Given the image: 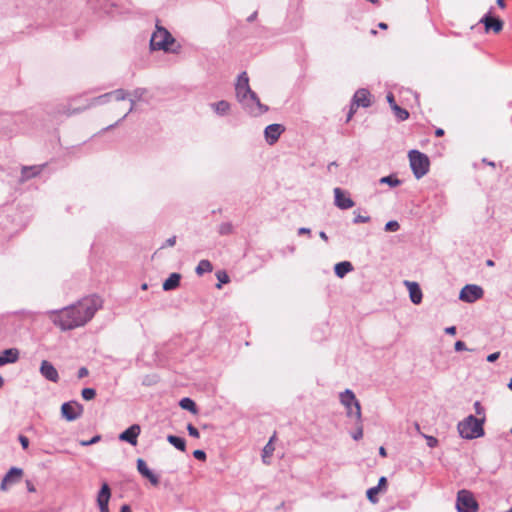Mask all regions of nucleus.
Masks as SVG:
<instances>
[{
  "mask_svg": "<svg viewBox=\"0 0 512 512\" xmlns=\"http://www.w3.org/2000/svg\"><path fill=\"white\" fill-rule=\"evenodd\" d=\"M102 306V300L97 295L84 297L76 304L65 307L61 310H53L52 321L59 326L61 330H72L84 326L89 322L96 311Z\"/></svg>",
  "mask_w": 512,
  "mask_h": 512,
  "instance_id": "obj_1",
  "label": "nucleus"
},
{
  "mask_svg": "<svg viewBox=\"0 0 512 512\" xmlns=\"http://www.w3.org/2000/svg\"><path fill=\"white\" fill-rule=\"evenodd\" d=\"M485 416L476 418L473 415L467 416L464 420L458 423V431L464 439H476L484 435L483 424Z\"/></svg>",
  "mask_w": 512,
  "mask_h": 512,
  "instance_id": "obj_2",
  "label": "nucleus"
},
{
  "mask_svg": "<svg viewBox=\"0 0 512 512\" xmlns=\"http://www.w3.org/2000/svg\"><path fill=\"white\" fill-rule=\"evenodd\" d=\"M340 403L346 408V414L348 417H355L356 421L362 420L361 405L356 399L355 394L352 390L346 389L339 395Z\"/></svg>",
  "mask_w": 512,
  "mask_h": 512,
  "instance_id": "obj_3",
  "label": "nucleus"
},
{
  "mask_svg": "<svg viewBox=\"0 0 512 512\" xmlns=\"http://www.w3.org/2000/svg\"><path fill=\"white\" fill-rule=\"evenodd\" d=\"M410 167L416 179L425 176L429 171V158L426 154L418 151L411 150L409 152Z\"/></svg>",
  "mask_w": 512,
  "mask_h": 512,
  "instance_id": "obj_4",
  "label": "nucleus"
},
{
  "mask_svg": "<svg viewBox=\"0 0 512 512\" xmlns=\"http://www.w3.org/2000/svg\"><path fill=\"white\" fill-rule=\"evenodd\" d=\"M156 28L150 39V48L151 50L168 52L170 50L169 46L175 42V39L167 29L159 26Z\"/></svg>",
  "mask_w": 512,
  "mask_h": 512,
  "instance_id": "obj_5",
  "label": "nucleus"
},
{
  "mask_svg": "<svg viewBox=\"0 0 512 512\" xmlns=\"http://www.w3.org/2000/svg\"><path fill=\"white\" fill-rule=\"evenodd\" d=\"M239 103L243 110L253 117L261 116L269 110L267 105L261 103L259 97L254 91L246 96L244 101H240Z\"/></svg>",
  "mask_w": 512,
  "mask_h": 512,
  "instance_id": "obj_6",
  "label": "nucleus"
},
{
  "mask_svg": "<svg viewBox=\"0 0 512 512\" xmlns=\"http://www.w3.org/2000/svg\"><path fill=\"white\" fill-rule=\"evenodd\" d=\"M110 100H111V94H110V92H107L100 96H97V97H94V98L88 100L87 104L84 107L70 109V107H66L63 105V106H61V109L58 110V112L63 113L67 116H70L73 114L81 113V112L85 111L86 109H89V108L97 106V105H104V104L108 103Z\"/></svg>",
  "mask_w": 512,
  "mask_h": 512,
  "instance_id": "obj_7",
  "label": "nucleus"
},
{
  "mask_svg": "<svg viewBox=\"0 0 512 512\" xmlns=\"http://www.w3.org/2000/svg\"><path fill=\"white\" fill-rule=\"evenodd\" d=\"M456 508L458 512H476L478 504L470 491L461 490L457 494Z\"/></svg>",
  "mask_w": 512,
  "mask_h": 512,
  "instance_id": "obj_8",
  "label": "nucleus"
},
{
  "mask_svg": "<svg viewBox=\"0 0 512 512\" xmlns=\"http://www.w3.org/2000/svg\"><path fill=\"white\" fill-rule=\"evenodd\" d=\"M147 89L146 88H142V87H138L136 89H134L132 92L129 93V97L127 98V100H129L130 102V108L129 110L123 115L122 118H120L116 123L114 124H111L109 126H107L104 130H110L114 127H116L117 125H119L130 113L134 112L136 110V103L138 101H143L144 100V96L147 94Z\"/></svg>",
  "mask_w": 512,
  "mask_h": 512,
  "instance_id": "obj_9",
  "label": "nucleus"
},
{
  "mask_svg": "<svg viewBox=\"0 0 512 512\" xmlns=\"http://www.w3.org/2000/svg\"><path fill=\"white\" fill-rule=\"evenodd\" d=\"M484 291L482 287L476 284L465 285L459 294V299L466 303H474L483 297Z\"/></svg>",
  "mask_w": 512,
  "mask_h": 512,
  "instance_id": "obj_10",
  "label": "nucleus"
},
{
  "mask_svg": "<svg viewBox=\"0 0 512 512\" xmlns=\"http://www.w3.org/2000/svg\"><path fill=\"white\" fill-rule=\"evenodd\" d=\"M84 411L83 406L77 401L65 402L61 406V415L67 421H74L78 419Z\"/></svg>",
  "mask_w": 512,
  "mask_h": 512,
  "instance_id": "obj_11",
  "label": "nucleus"
},
{
  "mask_svg": "<svg viewBox=\"0 0 512 512\" xmlns=\"http://www.w3.org/2000/svg\"><path fill=\"white\" fill-rule=\"evenodd\" d=\"M252 91L253 90H251L249 85V77L247 73L244 71L241 74H239L237 82L235 84V93L237 101H244V98H246V96H248Z\"/></svg>",
  "mask_w": 512,
  "mask_h": 512,
  "instance_id": "obj_12",
  "label": "nucleus"
},
{
  "mask_svg": "<svg viewBox=\"0 0 512 512\" xmlns=\"http://www.w3.org/2000/svg\"><path fill=\"white\" fill-rule=\"evenodd\" d=\"M334 199L335 205L342 210L352 208L355 205L351 197L339 187L334 188Z\"/></svg>",
  "mask_w": 512,
  "mask_h": 512,
  "instance_id": "obj_13",
  "label": "nucleus"
},
{
  "mask_svg": "<svg viewBox=\"0 0 512 512\" xmlns=\"http://www.w3.org/2000/svg\"><path fill=\"white\" fill-rule=\"evenodd\" d=\"M284 131L285 127L281 124L273 123L268 125L264 130V136L267 143L269 145L276 143Z\"/></svg>",
  "mask_w": 512,
  "mask_h": 512,
  "instance_id": "obj_14",
  "label": "nucleus"
},
{
  "mask_svg": "<svg viewBox=\"0 0 512 512\" xmlns=\"http://www.w3.org/2000/svg\"><path fill=\"white\" fill-rule=\"evenodd\" d=\"M141 432V428L138 424H133L119 434V440L127 442L133 446L137 444V438Z\"/></svg>",
  "mask_w": 512,
  "mask_h": 512,
  "instance_id": "obj_15",
  "label": "nucleus"
},
{
  "mask_svg": "<svg viewBox=\"0 0 512 512\" xmlns=\"http://www.w3.org/2000/svg\"><path fill=\"white\" fill-rule=\"evenodd\" d=\"M484 24L485 31L489 32L493 30L495 33H499L503 28V22L497 17H493L490 12L485 14L479 21Z\"/></svg>",
  "mask_w": 512,
  "mask_h": 512,
  "instance_id": "obj_16",
  "label": "nucleus"
},
{
  "mask_svg": "<svg viewBox=\"0 0 512 512\" xmlns=\"http://www.w3.org/2000/svg\"><path fill=\"white\" fill-rule=\"evenodd\" d=\"M41 375L48 381L57 383L59 381V374L57 369L48 360H43L40 365Z\"/></svg>",
  "mask_w": 512,
  "mask_h": 512,
  "instance_id": "obj_17",
  "label": "nucleus"
},
{
  "mask_svg": "<svg viewBox=\"0 0 512 512\" xmlns=\"http://www.w3.org/2000/svg\"><path fill=\"white\" fill-rule=\"evenodd\" d=\"M137 470L138 472L145 478H147L150 483L154 486H157L159 484V478L157 475H155L147 466L146 462L139 458L137 460Z\"/></svg>",
  "mask_w": 512,
  "mask_h": 512,
  "instance_id": "obj_18",
  "label": "nucleus"
},
{
  "mask_svg": "<svg viewBox=\"0 0 512 512\" xmlns=\"http://www.w3.org/2000/svg\"><path fill=\"white\" fill-rule=\"evenodd\" d=\"M20 352L17 348L5 349L0 353V367L12 364L19 360Z\"/></svg>",
  "mask_w": 512,
  "mask_h": 512,
  "instance_id": "obj_19",
  "label": "nucleus"
},
{
  "mask_svg": "<svg viewBox=\"0 0 512 512\" xmlns=\"http://www.w3.org/2000/svg\"><path fill=\"white\" fill-rule=\"evenodd\" d=\"M352 103L358 107H369L371 105L370 103V93L367 89H359L355 92L353 96Z\"/></svg>",
  "mask_w": 512,
  "mask_h": 512,
  "instance_id": "obj_20",
  "label": "nucleus"
},
{
  "mask_svg": "<svg viewBox=\"0 0 512 512\" xmlns=\"http://www.w3.org/2000/svg\"><path fill=\"white\" fill-rule=\"evenodd\" d=\"M386 98H387V101H388L391 109L394 111L396 117L400 121H404V120L408 119L409 112L406 109L401 108L400 106L397 105L394 95L392 93H388Z\"/></svg>",
  "mask_w": 512,
  "mask_h": 512,
  "instance_id": "obj_21",
  "label": "nucleus"
},
{
  "mask_svg": "<svg viewBox=\"0 0 512 512\" xmlns=\"http://www.w3.org/2000/svg\"><path fill=\"white\" fill-rule=\"evenodd\" d=\"M45 165L24 166L21 170L20 181L25 182L41 173Z\"/></svg>",
  "mask_w": 512,
  "mask_h": 512,
  "instance_id": "obj_22",
  "label": "nucleus"
},
{
  "mask_svg": "<svg viewBox=\"0 0 512 512\" xmlns=\"http://www.w3.org/2000/svg\"><path fill=\"white\" fill-rule=\"evenodd\" d=\"M405 284L408 287L411 302L414 304H420L423 295L418 283L405 281Z\"/></svg>",
  "mask_w": 512,
  "mask_h": 512,
  "instance_id": "obj_23",
  "label": "nucleus"
},
{
  "mask_svg": "<svg viewBox=\"0 0 512 512\" xmlns=\"http://www.w3.org/2000/svg\"><path fill=\"white\" fill-rule=\"evenodd\" d=\"M210 107L218 116L227 115L231 109L230 103L226 100H220L218 102L211 103Z\"/></svg>",
  "mask_w": 512,
  "mask_h": 512,
  "instance_id": "obj_24",
  "label": "nucleus"
},
{
  "mask_svg": "<svg viewBox=\"0 0 512 512\" xmlns=\"http://www.w3.org/2000/svg\"><path fill=\"white\" fill-rule=\"evenodd\" d=\"M181 280V275L179 273H172L170 276L163 282V290L170 291L176 289Z\"/></svg>",
  "mask_w": 512,
  "mask_h": 512,
  "instance_id": "obj_25",
  "label": "nucleus"
},
{
  "mask_svg": "<svg viewBox=\"0 0 512 512\" xmlns=\"http://www.w3.org/2000/svg\"><path fill=\"white\" fill-rule=\"evenodd\" d=\"M353 270V265L349 261H342L334 266V272L337 277L343 278L347 273Z\"/></svg>",
  "mask_w": 512,
  "mask_h": 512,
  "instance_id": "obj_26",
  "label": "nucleus"
},
{
  "mask_svg": "<svg viewBox=\"0 0 512 512\" xmlns=\"http://www.w3.org/2000/svg\"><path fill=\"white\" fill-rule=\"evenodd\" d=\"M110 497H111L110 487L106 482H104L101 486V489L98 492V495H97L98 505L109 503Z\"/></svg>",
  "mask_w": 512,
  "mask_h": 512,
  "instance_id": "obj_27",
  "label": "nucleus"
},
{
  "mask_svg": "<svg viewBox=\"0 0 512 512\" xmlns=\"http://www.w3.org/2000/svg\"><path fill=\"white\" fill-rule=\"evenodd\" d=\"M22 474H23V470L21 468L12 467L5 474L4 477L8 478V480L10 481V484H15L21 480Z\"/></svg>",
  "mask_w": 512,
  "mask_h": 512,
  "instance_id": "obj_28",
  "label": "nucleus"
},
{
  "mask_svg": "<svg viewBox=\"0 0 512 512\" xmlns=\"http://www.w3.org/2000/svg\"><path fill=\"white\" fill-rule=\"evenodd\" d=\"M167 441L173 445L176 449L180 451H185L186 448V442L184 438L175 436V435H168Z\"/></svg>",
  "mask_w": 512,
  "mask_h": 512,
  "instance_id": "obj_29",
  "label": "nucleus"
},
{
  "mask_svg": "<svg viewBox=\"0 0 512 512\" xmlns=\"http://www.w3.org/2000/svg\"><path fill=\"white\" fill-rule=\"evenodd\" d=\"M179 406L182 409L190 411L194 414L197 413L196 403L191 398H188V397L182 398L179 402Z\"/></svg>",
  "mask_w": 512,
  "mask_h": 512,
  "instance_id": "obj_30",
  "label": "nucleus"
},
{
  "mask_svg": "<svg viewBox=\"0 0 512 512\" xmlns=\"http://www.w3.org/2000/svg\"><path fill=\"white\" fill-rule=\"evenodd\" d=\"M212 269H213V266H212L211 262L209 260L204 259L198 263L195 271L198 275L201 276L204 273L211 272Z\"/></svg>",
  "mask_w": 512,
  "mask_h": 512,
  "instance_id": "obj_31",
  "label": "nucleus"
},
{
  "mask_svg": "<svg viewBox=\"0 0 512 512\" xmlns=\"http://www.w3.org/2000/svg\"><path fill=\"white\" fill-rule=\"evenodd\" d=\"M379 183L380 184H387V185H389L390 187L393 188V187L399 186L402 183V181L400 179H398L396 177V175L391 174V175L384 176V177L380 178Z\"/></svg>",
  "mask_w": 512,
  "mask_h": 512,
  "instance_id": "obj_32",
  "label": "nucleus"
},
{
  "mask_svg": "<svg viewBox=\"0 0 512 512\" xmlns=\"http://www.w3.org/2000/svg\"><path fill=\"white\" fill-rule=\"evenodd\" d=\"M111 98L113 97L116 101H124L129 97V92L120 88L110 92Z\"/></svg>",
  "mask_w": 512,
  "mask_h": 512,
  "instance_id": "obj_33",
  "label": "nucleus"
},
{
  "mask_svg": "<svg viewBox=\"0 0 512 512\" xmlns=\"http://www.w3.org/2000/svg\"><path fill=\"white\" fill-rule=\"evenodd\" d=\"M216 277L218 280V283L216 284V288H218V289H220L222 287V284H227L230 281L228 274L223 270L217 271Z\"/></svg>",
  "mask_w": 512,
  "mask_h": 512,
  "instance_id": "obj_34",
  "label": "nucleus"
},
{
  "mask_svg": "<svg viewBox=\"0 0 512 512\" xmlns=\"http://www.w3.org/2000/svg\"><path fill=\"white\" fill-rule=\"evenodd\" d=\"M380 492V487H371L367 490L366 492V495H367V498L368 500L371 502V503H377L378 502V493Z\"/></svg>",
  "mask_w": 512,
  "mask_h": 512,
  "instance_id": "obj_35",
  "label": "nucleus"
},
{
  "mask_svg": "<svg viewBox=\"0 0 512 512\" xmlns=\"http://www.w3.org/2000/svg\"><path fill=\"white\" fill-rule=\"evenodd\" d=\"M351 437L358 441L360 439H362L363 437V425H362V420L361 421H356V429L354 432L351 433Z\"/></svg>",
  "mask_w": 512,
  "mask_h": 512,
  "instance_id": "obj_36",
  "label": "nucleus"
},
{
  "mask_svg": "<svg viewBox=\"0 0 512 512\" xmlns=\"http://www.w3.org/2000/svg\"><path fill=\"white\" fill-rule=\"evenodd\" d=\"M233 231V226L230 222H223L218 227V232L221 235L231 234Z\"/></svg>",
  "mask_w": 512,
  "mask_h": 512,
  "instance_id": "obj_37",
  "label": "nucleus"
},
{
  "mask_svg": "<svg viewBox=\"0 0 512 512\" xmlns=\"http://www.w3.org/2000/svg\"><path fill=\"white\" fill-rule=\"evenodd\" d=\"M83 399L89 401L95 398L96 391L94 388H84L81 392Z\"/></svg>",
  "mask_w": 512,
  "mask_h": 512,
  "instance_id": "obj_38",
  "label": "nucleus"
},
{
  "mask_svg": "<svg viewBox=\"0 0 512 512\" xmlns=\"http://www.w3.org/2000/svg\"><path fill=\"white\" fill-rule=\"evenodd\" d=\"M399 228H400V225L395 220L388 221L385 224V230L388 231V232H396V231L399 230Z\"/></svg>",
  "mask_w": 512,
  "mask_h": 512,
  "instance_id": "obj_39",
  "label": "nucleus"
},
{
  "mask_svg": "<svg viewBox=\"0 0 512 512\" xmlns=\"http://www.w3.org/2000/svg\"><path fill=\"white\" fill-rule=\"evenodd\" d=\"M101 440V436L100 435H95L94 437H92L91 439L89 440H81L79 442V444L81 446H90L92 444H96L98 443L99 441Z\"/></svg>",
  "mask_w": 512,
  "mask_h": 512,
  "instance_id": "obj_40",
  "label": "nucleus"
},
{
  "mask_svg": "<svg viewBox=\"0 0 512 512\" xmlns=\"http://www.w3.org/2000/svg\"><path fill=\"white\" fill-rule=\"evenodd\" d=\"M274 439V437H272L269 442L265 445L264 449H263V458H265L266 456H270L272 455L273 451H274V447L272 445V440Z\"/></svg>",
  "mask_w": 512,
  "mask_h": 512,
  "instance_id": "obj_41",
  "label": "nucleus"
},
{
  "mask_svg": "<svg viewBox=\"0 0 512 512\" xmlns=\"http://www.w3.org/2000/svg\"><path fill=\"white\" fill-rule=\"evenodd\" d=\"M354 214H355V217L353 219V223L354 224L367 223V222L370 221V217L369 216H362L360 214H356V211H354Z\"/></svg>",
  "mask_w": 512,
  "mask_h": 512,
  "instance_id": "obj_42",
  "label": "nucleus"
},
{
  "mask_svg": "<svg viewBox=\"0 0 512 512\" xmlns=\"http://www.w3.org/2000/svg\"><path fill=\"white\" fill-rule=\"evenodd\" d=\"M422 436L426 439L428 447L434 448L437 446V444H438L437 438H435L433 436L425 435V434H422Z\"/></svg>",
  "mask_w": 512,
  "mask_h": 512,
  "instance_id": "obj_43",
  "label": "nucleus"
},
{
  "mask_svg": "<svg viewBox=\"0 0 512 512\" xmlns=\"http://www.w3.org/2000/svg\"><path fill=\"white\" fill-rule=\"evenodd\" d=\"M187 431H188L189 435L194 438H199V436H200L198 429L195 426H193L192 424H188Z\"/></svg>",
  "mask_w": 512,
  "mask_h": 512,
  "instance_id": "obj_44",
  "label": "nucleus"
},
{
  "mask_svg": "<svg viewBox=\"0 0 512 512\" xmlns=\"http://www.w3.org/2000/svg\"><path fill=\"white\" fill-rule=\"evenodd\" d=\"M193 456L200 461L206 460V453L203 450L197 449L193 452Z\"/></svg>",
  "mask_w": 512,
  "mask_h": 512,
  "instance_id": "obj_45",
  "label": "nucleus"
},
{
  "mask_svg": "<svg viewBox=\"0 0 512 512\" xmlns=\"http://www.w3.org/2000/svg\"><path fill=\"white\" fill-rule=\"evenodd\" d=\"M474 409H475V413L477 415H483L484 416L485 409H484V407L481 405V403L479 401H476L474 403Z\"/></svg>",
  "mask_w": 512,
  "mask_h": 512,
  "instance_id": "obj_46",
  "label": "nucleus"
},
{
  "mask_svg": "<svg viewBox=\"0 0 512 512\" xmlns=\"http://www.w3.org/2000/svg\"><path fill=\"white\" fill-rule=\"evenodd\" d=\"M454 348H455V351H457V352L468 350L466 347V344L461 340H458L455 342Z\"/></svg>",
  "mask_w": 512,
  "mask_h": 512,
  "instance_id": "obj_47",
  "label": "nucleus"
},
{
  "mask_svg": "<svg viewBox=\"0 0 512 512\" xmlns=\"http://www.w3.org/2000/svg\"><path fill=\"white\" fill-rule=\"evenodd\" d=\"M19 442L23 449H27L29 446V439L24 435H19Z\"/></svg>",
  "mask_w": 512,
  "mask_h": 512,
  "instance_id": "obj_48",
  "label": "nucleus"
},
{
  "mask_svg": "<svg viewBox=\"0 0 512 512\" xmlns=\"http://www.w3.org/2000/svg\"><path fill=\"white\" fill-rule=\"evenodd\" d=\"M376 487H380V491L385 490L387 487L386 477H384V476L380 477V479L378 481V485Z\"/></svg>",
  "mask_w": 512,
  "mask_h": 512,
  "instance_id": "obj_49",
  "label": "nucleus"
},
{
  "mask_svg": "<svg viewBox=\"0 0 512 512\" xmlns=\"http://www.w3.org/2000/svg\"><path fill=\"white\" fill-rule=\"evenodd\" d=\"M10 485L11 484H10V481L8 480V478L3 477L1 484H0V489L2 491H6Z\"/></svg>",
  "mask_w": 512,
  "mask_h": 512,
  "instance_id": "obj_50",
  "label": "nucleus"
},
{
  "mask_svg": "<svg viewBox=\"0 0 512 512\" xmlns=\"http://www.w3.org/2000/svg\"><path fill=\"white\" fill-rule=\"evenodd\" d=\"M10 485L11 484H10V481L8 480V478L3 477L1 484H0V489L2 491H6Z\"/></svg>",
  "mask_w": 512,
  "mask_h": 512,
  "instance_id": "obj_51",
  "label": "nucleus"
},
{
  "mask_svg": "<svg viewBox=\"0 0 512 512\" xmlns=\"http://www.w3.org/2000/svg\"><path fill=\"white\" fill-rule=\"evenodd\" d=\"M355 112H356V106L352 103L350 110L347 114L346 122H349L352 119Z\"/></svg>",
  "mask_w": 512,
  "mask_h": 512,
  "instance_id": "obj_52",
  "label": "nucleus"
},
{
  "mask_svg": "<svg viewBox=\"0 0 512 512\" xmlns=\"http://www.w3.org/2000/svg\"><path fill=\"white\" fill-rule=\"evenodd\" d=\"M500 356V352H494L492 354H489L487 356V361L488 362H495Z\"/></svg>",
  "mask_w": 512,
  "mask_h": 512,
  "instance_id": "obj_53",
  "label": "nucleus"
},
{
  "mask_svg": "<svg viewBox=\"0 0 512 512\" xmlns=\"http://www.w3.org/2000/svg\"><path fill=\"white\" fill-rule=\"evenodd\" d=\"M88 369L86 367H81L79 370H78V378H83V377H86L88 375Z\"/></svg>",
  "mask_w": 512,
  "mask_h": 512,
  "instance_id": "obj_54",
  "label": "nucleus"
},
{
  "mask_svg": "<svg viewBox=\"0 0 512 512\" xmlns=\"http://www.w3.org/2000/svg\"><path fill=\"white\" fill-rule=\"evenodd\" d=\"M176 243V236H172L170 238H168L165 242V246H169V247H172L174 246ZM164 247V245L162 246V248Z\"/></svg>",
  "mask_w": 512,
  "mask_h": 512,
  "instance_id": "obj_55",
  "label": "nucleus"
},
{
  "mask_svg": "<svg viewBox=\"0 0 512 512\" xmlns=\"http://www.w3.org/2000/svg\"><path fill=\"white\" fill-rule=\"evenodd\" d=\"M445 333L449 335H455L456 334V327L450 326L445 328Z\"/></svg>",
  "mask_w": 512,
  "mask_h": 512,
  "instance_id": "obj_56",
  "label": "nucleus"
},
{
  "mask_svg": "<svg viewBox=\"0 0 512 512\" xmlns=\"http://www.w3.org/2000/svg\"><path fill=\"white\" fill-rule=\"evenodd\" d=\"M311 230L309 228H306V227H301L298 229V234L299 235H303V234H310Z\"/></svg>",
  "mask_w": 512,
  "mask_h": 512,
  "instance_id": "obj_57",
  "label": "nucleus"
},
{
  "mask_svg": "<svg viewBox=\"0 0 512 512\" xmlns=\"http://www.w3.org/2000/svg\"><path fill=\"white\" fill-rule=\"evenodd\" d=\"M108 504H101V505H98L99 506V509H100V512H110L109 511V508H108Z\"/></svg>",
  "mask_w": 512,
  "mask_h": 512,
  "instance_id": "obj_58",
  "label": "nucleus"
},
{
  "mask_svg": "<svg viewBox=\"0 0 512 512\" xmlns=\"http://www.w3.org/2000/svg\"><path fill=\"white\" fill-rule=\"evenodd\" d=\"M337 166H338V164L335 161H333V162L328 164L327 169H328L329 172H331L332 169H334V167H337Z\"/></svg>",
  "mask_w": 512,
  "mask_h": 512,
  "instance_id": "obj_59",
  "label": "nucleus"
},
{
  "mask_svg": "<svg viewBox=\"0 0 512 512\" xmlns=\"http://www.w3.org/2000/svg\"><path fill=\"white\" fill-rule=\"evenodd\" d=\"M27 489L29 492H35V487L34 485L30 482V481H27Z\"/></svg>",
  "mask_w": 512,
  "mask_h": 512,
  "instance_id": "obj_60",
  "label": "nucleus"
},
{
  "mask_svg": "<svg viewBox=\"0 0 512 512\" xmlns=\"http://www.w3.org/2000/svg\"><path fill=\"white\" fill-rule=\"evenodd\" d=\"M319 236H320V238H321V239H323L325 242H327V241H328V236H327V234H326L324 231H320V232H319Z\"/></svg>",
  "mask_w": 512,
  "mask_h": 512,
  "instance_id": "obj_61",
  "label": "nucleus"
},
{
  "mask_svg": "<svg viewBox=\"0 0 512 512\" xmlns=\"http://www.w3.org/2000/svg\"><path fill=\"white\" fill-rule=\"evenodd\" d=\"M435 135H436L437 137H441V136H443V135H444V130H443L442 128H438V129H436V131H435Z\"/></svg>",
  "mask_w": 512,
  "mask_h": 512,
  "instance_id": "obj_62",
  "label": "nucleus"
},
{
  "mask_svg": "<svg viewBox=\"0 0 512 512\" xmlns=\"http://www.w3.org/2000/svg\"><path fill=\"white\" fill-rule=\"evenodd\" d=\"M257 17V12H254L252 13L248 18H247V21L248 22H253Z\"/></svg>",
  "mask_w": 512,
  "mask_h": 512,
  "instance_id": "obj_63",
  "label": "nucleus"
},
{
  "mask_svg": "<svg viewBox=\"0 0 512 512\" xmlns=\"http://www.w3.org/2000/svg\"><path fill=\"white\" fill-rule=\"evenodd\" d=\"M120 512H131V510H130V507H129L128 505H126V504H125V505H123V506L121 507Z\"/></svg>",
  "mask_w": 512,
  "mask_h": 512,
  "instance_id": "obj_64",
  "label": "nucleus"
}]
</instances>
